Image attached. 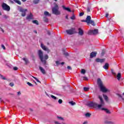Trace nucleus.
<instances>
[{"instance_id":"obj_1","label":"nucleus","mask_w":124,"mask_h":124,"mask_svg":"<svg viewBox=\"0 0 124 124\" xmlns=\"http://www.w3.org/2000/svg\"><path fill=\"white\" fill-rule=\"evenodd\" d=\"M99 99L100 100V104H98L93 102H89L87 104L88 107H91L92 108H95V109H101V107L104 106L105 104L101 96H99Z\"/></svg>"},{"instance_id":"obj_2","label":"nucleus","mask_w":124,"mask_h":124,"mask_svg":"<svg viewBox=\"0 0 124 124\" xmlns=\"http://www.w3.org/2000/svg\"><path fill=\"white\" fill-rule=\"evenodd\" d=\"M38 56L42 62L44 64H46V63L47 61H46V60H48L49 59V56H48V55L46 54L44 56L43 55V51L41 50H38Z\"/></svg>"},{"instance_id":"obj_3","label":"nucleus","mask_w":124,"mask_h":124,"mask_svg":"<svg viewBox=\"0 0 124 124\" xmlns=\"http://www.w3.org/2000/svg\"><path fill=\"white\" fill-rule=\"evenodd\" d=\"M97 84L101 91L103 93H110L111 92V90L105 87L103 85V83L101 81V79L100 78H98L97 79Z\"/></svg>"},{"instance_id":"obj_4","label":"nucleus","mask_w":124,"mask_h":124,"mask_svg":"<svg viewBox=\"0 0 124 124\" xmlns=\"http://www.w3.org/2000/svg\"><path fill=\"white\" fill-rule=\"evenodd\" d=\"M54 6L52 8V13L55 15H61V12L59 10V6L56 3H54Z\"/></svg>"},{"instance_id":"obj_5","label":"nucleus","mask_w":124,"mask_h":124,"mask_svg":"<svg viewBox=\"0 0 124 124\" xmlns=\"http://www.w3.org/2000/svg\"><path fill=\"white\" fill-rule=\"evenodd\" d=\"M2 8L3 10H5V11H10V6L7 5L5 3H3L1 5Z\"/></svg>"},{"instance_id":"obj_6","label":"nucleus","mask_w":124,"mask_h":124,"mask_svg":"<svg viewBox=\"0 0 124 124\" xmlns=\"http://www.w3.org/2000/svg\"><path fill=\"white\" fill-rule=\"evenodd\" d=\"M66 32H67V34L72 35V34L76 33V30H75V28H72L71 29L66 30Z\"/></svg>"},{"instance_id":"obj_7","label":"nucleus","mask_w":124,"mask_h":124,"mask_svg":"<svg viewBox=\"0 0 124 124\" xmlns=\"http://www.w3.org/2000/svg\"><path fill=\"white\" fill-rule=\"evenodd\" d=\"M19 11L21 12V16H22V17H25V16H26V12L28 11V10H27V9H23L22 8H19Z\"/></svg>"},{"instance_id":"obj_8","label":"nucleus","mask_w":124,"mask_h":124,"mask_svg":"<svg viewBox=\"0 0 124 124\" xmlns=\"http://www.w3.org/2000/svg\"><path fill=\"white\" fill-rule=\"evenodd\" d=\"M97 32H98V30L95 29L94 30H90L88 31V34L91 35L92 34H97Z\"/></svg>"},{"instance_id":"obj_9","label":"nucleus","mask_w":124,"mask_h":124,"mask_svg":"<svg viewBox=\"0 0 124 124\" xmlns=\"http://www.w3.org/2000/svg\"><path fill=\"white\" fill-rule=\"evenodd\" d=\"M41 47L44 50V51H46L48 53L50 52V50H49V49L42 43L41 44Z\"/></svg>"},{"instance_id":"obj_10","label":"nucleus","mask_w":124,"mask_h":124,"mask_svg":"<svg viewBox=\"0 0 124 124\" xmlns=\"http://www.w3.org/2000/svg\"><path fill=\"white\" fill-rule=\"evenodd\" d=\"M96 54L97 53L96 52H93L90 53V58L93 59V58H94L95 57H96Z\"/></svg>"},{"instance_id":"obj_11","label":"nucleus","mask_w":124,"mask_h":124,"mask_svg":"<svg viewBox=\"0 0 124 124\" xmlns=\"http://www.w3.org/2000/svg\"><path fill=\"white\" fill-rule=\"evenodd\" d=\"M105 59L97 58L95 60L96 62H104Z\"/></svg>"},{"instance_id":"obj_12","label":"nucleus","mask_w":124,"mask_h":124,"mask_svg":"<svg viewBox=\"0 0 124 124\" xmlns=\"http://www.w3.org/2000/svg\"><path fill=\"white\" fill-rule=\"evenodd\" d=\"M91 19H92V17H91V16H87L86 18V21H85V22L87 23V24H89L92 21V20H91Z\"/></svg>"},{"instance_id":"obj_13","label":"nucleus","mask_w":124,"mask_h":124,"mask_svg":"<svg viewBox=\"0 0 124 124\" xmlns=\"http://www.w3.org/2000/svg\"><path fill=\"white\" fill-rule=\"evenodd\" d=\"M26 19L27 20H32V19H33V16H32L31 13H30V15L27 16Z\"/></svg>"},{"instance_id":"obj_14","label":"nucleus","mask_w":124,"mask_h":124,"mask_svg":"<svg viewBox=\"0 0 124 124\" xmlns=\"http://www.w3.org/2000/svg\"><path fill=\"white\" fill-rule=\"evenodd\" d=\"M104 123L106 124H115L114 122L109 120H106Z\"/></svg>"},{"instance_id":"obj_15","label":"nucleus","mask_w":124,"mask_h":124,"mask_svg":"<svg viewBox=\"0 0 124 124\" xmlns=\"http://www.w3.org/2000/svg\"><path fill=\"white\" fill-rule=\"evenodd\" d=\"M78 34L79 35H83L84 34V31L81 28H78Z\"/></svg>"},{"instance_id":"obj_16","label":"nucleus","mask_w":124,"mask_h":124,"mask_svg":"<svg viewBox=\"0 0 124 124\" xmlns=\"http://www.w3.org/2000/svg\"><path fill=\"white\" fill-rule=\"evenodd\" d=\"M39 69L40 71L42 72V73H43V74H45L46 73L45 70L42 67L40 66Z\"/></svg>"},{"instance_id":"obj_17","label":"nucleus","mask_w":124,"mask_h":124,"mask_svg":"<svg viewBox=\"0 0 124 124\" xmlns=\"http://www.w3.org/2000/svg\"><path fill=\"white\" fill-rule=\"evenodd\" d=\"M62 8L64 10H66V11H68V12H71V10L69 8H66L64 6H62Z\"/></svg>"},{"instance_id":"obj_18","label":"nucleus","mask_w":124,"mask_h":124,"mask_svg":"<svg viewBox=\"0 0 124 124\" xmlns=\"http://www.w3.org/2000/svg\"><path fill=\"white\" fill-rule=\"evenodd\" d=\"M101 110H104L107 113V114H110V110L107 109V108H101Z\"/></svg>"},{"instance_id":"obj_19","label":"nucleus","mask_w":124,"mask_h":124,"mask_svg":"<svg viewBox=\"0 0 124 124\" xmlns=\"http://www.w3.org/2000/svg\"><path fill=\"white\" fill-rule=\"evenodd\" d=\"M103 67L105 69H108V68H109V64H108V63H106Z\"/></svg>"},{"instance_id":"obj_20","label":"nucleus","mask_w":124,"mask_h":124,"mask_svg":"<svg viewBox=\"0 0 124 124\" xmlns=\"http://www.w3.org/2000/svg\"><path fill=\"white\" fill-rule=\"evenodd\" d=\"M57 119L59 121H64V118H63V117H61V116H57Z\"/></svg>"},{"instance_id":"obj_21","label":"nucleus","mask_w":124,"mask_h":124,"mask_svg":"<svg viewBox=\"0 0 124 124\" xmlns=\"http://www.w3.org/2000/svg\"><path fill=\"white\" fill-rule=\"evenodd\" d=\"M117 80L120 81V79H121V77H122V74H121V73H119L117 75Z\"/></svg>"},{"instance_id":"obj_22","label":"nucleus","mask_w":124,"mask_h":124,"mask_svg":"<svg viewBox=\"0 0 124 124\" xmlns=\"http://www.w3.org/2000/svg\"><path fill=\"white\" fill-rule=\"evenodd\" d=\"M15 2H16V3H17V4H19V5H21V4H22L21 1L19 0H15Z\"/></svg>"},{"instance_id":"obj_23","label":"nucleus","mask_w":124,"mask_h":124,"mask_svg":"<svg viewBox=\"0 0 124 124\" xmlns=\"http://www.w3.org/2000/svg\"><path fill=\"white\" fill-rule=\"evenodd\" d=\"M44 14H45V15H46V16H51V14H50L49 13V12H48L47 11H45L44 12Z\"/></svg>"},{"instance_id":"obj_24","label":"nucleus","mask_w":124,"mask_h":124,"mask_svg":"<svg viewBox=\"0 0 124 124\" xmlns=\"http://www.w3.org/2000/svg\"><path fill=\"white\" fill-rule=\"evenodd\" d=\"M32 23H33V24H35V25H38V21H37V20H32Z\"/></svg>"},{"instance_id":"obj_25","label":"nucleus","mask_w":124,"mask_h":124,"mask_svg":"<svg viewBox=\"0 0 124 124\" xmlns=\"http://www.w3.org/2000/svg\"><path fill=\"white\" fill-rule=\"evenodd\" d=\"M103 97L106 101H108V96L105 94H103Z\"/></svg>"},{"instance_id":"obj_26","label":"nucleus","mask_w":124,"mask_h":124,"mask_svg":"<svg viewBox=\"0 0 124 124\" xmlns=\"http://www.w3.org/2000/svg\"><path fill=\"white\" fill-rule=\"evenodd\" d=\"M88 24H91L92 26H95L94 21L91 20Z\"/></svg>"},{"instance_id":"obj_27","label":"nucleus","mask_w":124,"mask_h":124,"mask_svg":"<svg viewBox=\"0 0 124 124\" xmlns=\"http://www.w3.org/2000/svg\"><path fill=\"white\" fill-rule=\"evenodd\" d=\"M69 103L72 106L75 105V104H76V103L73 101L69 102Z\"/></svg>"},{"instance_id":"obj_28","label":"nucleus","mask_w":124,"mask_h":124,"mask_svg":"<svg viewBox=\"0 0 124 124\" xmlns=\"http://www.w3.org/2000/svg\"><path fill=\"white\" fill-rule=\"evenodd\" d=\"M80 73H81V74H85L86 73V70L82 69Z\"/></svg>"},{"instance_id":"obj_29","label":"nucleus","mask_w":124,"mask_h":124,"mask_svg":"<svg viewBox=\"0 0 124 124\" xmlns=\"http://www.w3.org/2000/svg\"><path fill=\"white\" fill-rule=\"evenodd\" d=\"M33 3H34V4H37V3H38V2H39V0H34L33 1Z\"/></svg>"},{"instance_id":"obj_30","label":"nucleus","mask_w":124,"mask_h":124,"mask_svg":"<svg viewBox=\"0 0 124 124\" xmlns=\"http://www.w3.org/2000/svg\"><path fill=\"white\" fill-rule=\"evenodd\" d=\"M0 77L1 78V79H2V80H6V78H5V77H4L3 76L0 75Z\"/></svg>"},{"instance_id":"obj_31","label":"nucleus","mask_w":124,"mask_h":124,"mask_svg":"<svg viewBox=\"0 0 124 124\" xmlns=\"http://www.w3.org/2000/svg\"><path fill=\"white\" fill-rule=\"evenodd\" d=\"M84 91V92H88V91H89V90H90V88H88V87H84L83 88Z\"/></svg>"},{"instance_id":"obj_32","label":"nucleus","mask_w":124,"mask_h":124,"mask_svg":"<svg viewBox=\"0 0 124 124\" xmlns=\"http://www.w3.org/2000/svg\"><path fill=\"white\" fill-rule=\"evenodd\" d=\"M33 78H34V79H35L36 81H37V82H38V83H40V81H39V80H38V79H37V78H35V77H33L32 76Z\"/></svg>"},{"instance_id":"obj_33","label":"nucleus","mask_w":124,"mask_h":124,"mask_svg":"<svg viewBox=\"0 0 124 124\" xmlns=\"http://www.w3.org/2000/svg\"><path fill=\"white\" fill-rule=\"evenodd\" d=\"M27 85L28 86H30V87H33V85H32V84H31L30 82H27Z\"/></svg>"},{"instance_id":"obj_34","label":"nucleus","mask_w":124,"mask_h":124,"mask_svg":"<svg viewBox=\"0 0 124 124\" xmlns=\"http://www.w3.org/2000/svg\"><path fill=\"white\" fill-rule=\"evenodd\" d=\"M50 96H51V98H53L55 100H56V99H57L56 97L54 96V95H51Z\"/></svg>"},{"instance_id":"obj_35","label":"nucleus","mask_w":124,"mask_h":124,"mask_svg":"<svg viewBox=\"0 0 124 124\" xmlns=\"http://www.w3.org/2000/svg\"><path fill=\"white\" fill-rule=\"evenodd\" d=\"M3 18H4L5 19H7V18H9V16H8L7 15H4L3 16Z\"/></svg>"},{"instance_id":"obj_36","label":"nucleus","mask_w":124,"mask_h":124,"mask_svg":"<svg viewBox=\"0 0 124 124\" xmlns=\"http://www.w3.org/2000/svg\"><path fill=\"white\" fill-rule=\"evenodd\" d=\"M58 102H59V104H62V99H59V100H58Z\"/></svg>"},{"instance_id":"obj_37","label":"nucleus","mask_w":124,"mask_h":124,"mask_svg":"<svg viewBox=\"0 0 124 124\" xmlns=\"http://www.w3.org/2000/svg\"><path fill=\"white\" fill-rule=\"evenodd\" d=\"M56 63L57 66H59V65H60V64H61V63L59 61H56Z\"/></svg>"},{"instance_id":"obj_38","label":"nucleus","mask_w":124,"mask_h":124,"mask_svg":"<svg viewBox=\"0 0 124 124\" xmlns=\"http://www.w3.org/2000/svg\"><path fill=\"white\" fill-rule=\"evenodd\" d=\"M83 80H85V81H88V78L86 77H83Z\"/></svg>"},{"instance_id":"obj_39","label":"nucleus","mask_w":124,"mask_h":124,"mask_svg":"<svg viewBox=\"0 0 124 124\" xmlns=\"http://www.w3.org/2000/svg\"><path fill=\"white\" fill-rule=\"evenodd\" d=\"M23 61H25L26 63H28V59L27 58H23Z\"/></svg>"},{"instance_id":"obj_40","label":"nucleus","mask_w":124,"mask_h":124,"mask_svg":"<svg viewBox=\"0 0 124 124\" xmlns=\"http://www.w3.org/2000/svg\"><path fill=\"white\" fill-rule=\"evenodd\" d=\"M9 85L11 87H13V86H14V83L11 82Z\"/></svg>"},{"instance_id":"obj_41","label":"nucleus","mask_w":124,"mask_h":124,"mask_svg":"<svg viewBox=\"0 0 124 124\" xmlns=\"http://www.w3.org/2000/svg\"><path fill=\"white\" fill-rule=\"evenodd\" d=\"M85 116H86V117H90V116H91V114L89 113H86Z\"/></svg>"},{"instance_id":"obj_42","label":"nucleus","mask_w":124,"mask_h":124,"mask_svg":"<svg viewBox=\"0 0 124 124\" xmlns=\"http://www.w3.org/2000/svg\"><path fill=\"white\" fill-rule=\"evenodd\" d=\"M71 19H72V20H75V16L73 15L72 17H71Z\"/></svg>"},{"instance_id":"obj_43","label":"nucleus","mask_w":124,"mask_h":124,"mask_svg":"<svg viewBox=\"0 0 124 124\" xmlns=\"http://www.w3.org/2000/svg\"><path fill=\"white\" fill-rule=\"evenodd\" d=\"M111 72L113 75H114V76H116V73L114 72V71H113V70H111Z\"/></svg>"},{"instance_id":"obj_44","label":"nucleus","mask_w":124,"mask_h":124,"mask_svg":"<svg viewBox=\"0 0 124 124\" xmlns=\"http://www.w3.org/2000/svg\"><path fill=\"white\" fill-rule=\"evenodd\" d=\"M54 123H55V124H63V123L62 124V123H59V122H57V121H55Z\"/></svg>"},{"instance_id":"obj_45","label":"nucleus","mask_w":124,"mask_h":124,"mask_svg":"<svg viewBox=\"0 0 124 124\" xmlns=\"http://www.w3.org/2000/svg\"><path fill=\"white\" fill-rule=\"evenodd\" d=\"M1 47L3 49V50H5V46L3 45H1Z\"/></svg>"},{"instance_id":"obj_46","label":"nucleus","mask_w":124,"mask_h":124,"mask_svg":"<svg viewBox=\"0 0 124 124\" xmlns=\"http://www.w3.org/2000/svg\"><path fill=\"white\" fill-rule=\"evenodd\" d=\"M87 12H91V10L90 9V7H88L87 9Z\"/></svg>"},{"instance_id":"obj_47","label":"nucleus","mask_w":124,"mask_h":124,"mask_svg":"<svg viewBox=\"0 0 124 124\" xmlns=\"http://www.w3.org/2000/svg\"><path fill=\"white\" fill-rule=\"evenodd\" d=\"M67 69H69V70H71L72 69V68H71V67H70V66H68Z\"/></svg>"},{"instance_id":"obj_48","label":"nucleus","mask_w":124,"mask_h":124,"mask_svg":"<svg viewBox=\"0 0 124 124\" xmlns=\"http://www.w3.org/2000/svg\"><path fill=\"white\" fill-rule=\"evenodd\" d=\"M14 70H18V68L17 67H14Z\"/></svg>"},{"instance_id":"obj_49","label":"nucleus","mask_w":124,"mask_h":124,"mask_svg":"<svg viewBox=\"0 0 124 124\" xmlns=\"http://www.w3.org/2000/svg\"><path fill=\"white\" fill-rule=\"evenodd\" d=\"M83 15H84V13H80L79 14V16H83Z\"/></svg>"},{"instance_id":"obj_50","label":"nucleus","mask_w":124,"mask_h":124,"mask_svg":"<svg viewBox=\"0 0 124 124\" xmlns=\"http://www.w3.org/2000/svg\"><path fill=\"white\" fill-rule=\"evenodd\" d=\"M83 124H88V121H85Z\"/></svg>"},{"instance_id":"obj_51","label":"nucleus","mask_w":124,"mask_h":124,"mask_svg":"<svg viewBox=\"0 0 124 124\" xmlns=\"http://www.w3.org/2000/svg\"><path fill=\"white\" fill-rule=\"evenodd\" d=\"M109 15V14H108V13H107L106 14V18H107V17H108V16Z\"/></svg>"},{"instance_id":"obj_52","label":"nucleus","mask_w":124,"mask_h":124,"mask_svg":"<svg viewBox=\"0 0 124 124\" xmlns=\"http://www.w3.org/2000/svg\"><path fill=\"white\" fill-rule=\"evenodd\" d=\"M17 94H18V95H20V94H21V92H17Z\"/></svg>"},{"instance_id":"obj_53","label":"nucleus","mask_w":124,"mask_h":124,"mask_svg":"<svg viewBox=\"0 0 124 124\" xmlns=\"http://www.w3.org/2000/svg\"><path fill=\"white\" fill-rule=\"evenodd\" d=\"M47 34H48L49 35H50V34H51V33H50V32L49 31H47Z\"/></svg>"},{"instance_id":"obj_54","label":"nucleus","mask_w":124,"mask_h":124,"mask_svg":"<svg viewBox=\"0 0 124 124\" xmlns=\"http://www.w3.org/2000/svg\"><path fill=\"white\" fill-rule=\"evenodd\" d=\"M60 64H61L62 65H63V64H64V62H62Z\"/></svg>"},{"instance_id":"obj_55","label":"nucleus","mask_w":124,"mask_h":124,"mask_svg":"<svg viewBox=\"0 0 124 124\" xmlns=\"http://www.w3.org/2000/svg\"><path fill=\"white\" fill-rule=\"evenodd\" d=\"M22 1H23V2H25V1H27V0H21Z\"/></svg>"},{"instance_id":"obj_56","label":"nucleus","mask_w":124,"mask_h":124,"mask_svg":"<svg viewBox=\"0 0 124 124\" xmlns=\"http://www.w3.org/2000/svg\"><path fill=\"white\" fill-rule=\"evenodd\" d=\"M66 19H68V16H66Z\"/></svg>"},{"instance_id":"obj_57","label":"nucleus","mask_w":124,"mask_h":124,"mask_svg":"<svg viewBox=\"0 0 124 124\" xmlns=\"http://www.w3.org/2000/svg\"><path fill=\"white\" fill-rule=\"evenodd\" d=\"M30 110L31 112H32V111H33L32 109H31V108H30Z\"/></svg>"},{"instance_id":"obj_58","label":"nucleus","mask_w":124,"mask_h":124,"mask_svg":"<svg viewBox=\"0 0 124 124\" xmlns=\"http://www.w3.org/2000/svg\"><path fill=\"white\" fill-rule=\"evenodd\" d=\"M118 96H119L120 97H122V95L118 94Z\"/></svg>"},{"instance_id":"obj_59","label":"nucleus","mask_w":124,"mask_h":124,"mask_svg":"<svg viewBox=\"0 0 124 124\" xmlns=\"http://www.w3.org/2000/svg\"><path fill=\"white\" fill-rule=\"evenodd\" d=\"M2 32H4V31H3V30L2 29Z\"/></svg>"},{"instance_id":"obj_60","label":"nucleus","mask_w":124,"mask_h":124,"mask_svg":"<svg viewBox=\"0 0 124 124\" xmlns=\"http://www.w3.org/2000/svg\"><path fill=\"white\" fill-rule=\"evenodd\" d=\"M34 32H35L36 33H37V31H34Z\"/></svg>"},{"instance_id":"obj_61","label":"nucleus","mask_w":124,"mask_h":124,"mask_svg":"<svg viewBox=\"0 0 124 124\" xmlns=\"http://www.w3.org/2000/svg\"><path fill=\"white\" fill-rule=\"evenodd\" d=\"M0 101H2L1 98H0Z\"/></svg>"},{"instance_id":"obj_62","label":"nucleus","mask_w":124,"mask_h":124,"mask_svg":"<svg viewBox=\"0 0 124 124\" xmlns=\"http://www.w3.org/2000/svg\"><path fill=\"white\" fill-rule=\"evenodd\" d=\"M55 1H58V0H54Z\"/></svg>"},{"instance_id":"obj_63","label":"nucleus","mask_w":124,"mask_h":124,"mask_svg":"<svg viewBox=\"0 0 124 124\" xmlns=\"http://www.w3.org/2000/svg\"><path fill=\"white\" fill-rule=\"evenodd\" d=\"M0 15H1V13H0Z\"/></svg>"},{"instance_id":"obj_64","label":"nucleus","mask_w":124,"mask_h":124,"mask_svg":"<svg viewBox=\"0 0 124 124\" xmlns=\"http://www.w3.org/2000/svg\"><path fill=\"white\" fill-rule=\"evenodd\" d=\"M48 21V19L46 20V22Z\"/></svg>"}]
</instances>
